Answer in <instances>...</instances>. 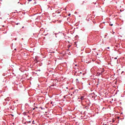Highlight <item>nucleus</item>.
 <instances>
[{
	"label": "nucleus",
	"instance_id": "1",
	"mask_svg": "<svg viewBox=\"0 0 125 125\" xmlns=\"http://www.w3.org/2000/svg\"><path fill=\"white\" fill-rule=\"evenodd\" d=\"M78 90H75L73 92V94L74 95H77V93H78Z\"/></svg>",
	"mask_w": 125,
	"mask_h": 125
},
{
	"label": "nucleus",
	"instance_id": "2",
	"mask_svg": "<svg viewBox=\"0 0 125 125\" xmlns=\"http://www.w3.org/2000/svg\"><path fill=\"white\" fill-rule=\"evenodd\" d=\"M80 99H81V100H83V99H84V97H83V96H81V97H80Z\"/></svg>",
	"mask_w": 125,
	"mask_h": 125
},
{
	"label": "nucleus",
	"instance_id": "3",
	"mask_svg": "<svg viewBox=\"0 0 125 125\" xmlns=\"http://www.w3.org/2000/svg\"><path fill=\"white\" fill-rule=\"evenodd\" d=\"M124 73H125V71H122V72H121V75H123V74H124Z\"/></svg>",
	"mask_w": 125,
	"mask_h": 125
},
{
	"label": "nucleus",
	"instance_id": "4",
	"mask_svg": "<svg viewBox=\"0 0 125 125\" xmlns=\"http://www.w3.org/2000/svg\"><path fill=\"white\" fill-rule=\"evenodd\" d=\"M109 25L110 26H113V23H110Z\"/></svg>",
	"mask_w": 125,
	"mask_h": 125
},
{
	"label": "nucleus",
	"instance_id": "5",
	"mask_svg": "<svg viewBox=\"0 0 125 125\" xmlns=\"http://www.w3.org/2000/svg\"><path fill=\"white\" fill-rule=\"evenodd\" d=\"M68 48H70V47H71V45H68Z\"/></svg>",
	"mask_w": 125,
	"mask_h": 125
},
{
	"label": "nucleus",
	"instance_id": "6",
	"mask_svg": "<svg viewBox=\"0 0 125 125\" xmlns=\"http://www.w3.org/2000/svg\"><path fill=\"white\" fill-rule=\"evenodd\" d=\"M28 1H32V0H27Z\"/></svg>",
	"mask_w": 125,
	"mask_h": 125
},
{
	"label": "nucleus",
	"instance_id": "7",
	"mask_svg": "<svg viewBox=\"0 0 125 125\" xmlns=\"http://www.w3.org/2000/svg\"><path fill=\"white\" fill-rule=\"evenodd\" d=\"M78 79H76V82H78Z\"/></svg>",
	"mask_w": 125,
	"mask_h": 125
},
{
	"label": "nucleus",
	"instance_id": "8",
	"mask_svg": "<svg viewBox=\"0 0 125 125\" xmlns=\"http://www.w3.org/2000/svg\"><path fill=\"white\" fill-rule=\"evenodd\" d=\"M70 15H71V14H69L68 15V16H70Z\"/></svg>",
	"mask_w": 125,
	"mask_h": 125
},
{
	"label": "nucleus",
	"instance_id": "9",
	"mask_svg": "<svg viewBox=\"0 0 125 125\" xmlns=\"http://www.w3.org/2000/svg\"><path fill=\"white\" fill-rule=\"evenodd\" d=\"M114 59H117V58H115Z\"/></svg>",
	"mask_w": 125,
	"mask_h": 125
},
{
	"label": "nucleus",
	"instance_id": "10",
	"mask_svg": "<svg viewBox=\"0 0 125 125\" xmlns=\"http://www.w3.org/2000/svg\"><path fill=\"white\" fill-rule=\"evenodd\" d=\"M28 123H31V121L28 122Z\"/></svg>",
	"mask_w": 125,
	"mask_h": 125
},
{
	"label": "nucleus",
	"instance_id": "11",
	"mask_svg": "<svg viewBox=\"0 0 125 125\" xmlns=\"http://www.w3.org/2000/svg\"><path fill=\"white\" fill-rule=\"evenodd\" d=\"M64 97L65 98L66 97L64 96Z\"/></svg>",
	"mask_w": 125,
	"mask_h": 125
},
{
	"label": "nucleus",
	"instance_id": "12",
	"mask_svg": "<svg viewBox=\"0 0 125 125\" xmlns=\"http://www.w3.org/2000/svg\"><path fill=\"white\" fill-rule=\"evenodd\" d=\"M15 50H16V49H15Z\"/></svg>",
	"mask_w": 125,
	"mask_h": 125
},
{
	"label": "nucleus",
	"instance_id": "13",
	"mask_svg": "<svg viewBox=\"0 0 125 125\" xmlns=\"http://www.w3.org/2000/svg\"><path fill=\"white\" fill-rule=\"evenodd\" d=\"M71 95H73V94H71Z\"/></svg>",
	"mask_w": 125,
	"mask_h": 125
},
{
	"label": "nucleus",
	"instance_id": "14",
	"mask_svg": "<svg viewBox=\"0 0 125 125\" xmlns=\"http://www.w3.org/2000/svg\"><path fill=\"white\" fill-rule=\"evenodd\" d=\"M17 25H18V23H17Z\"/></svg>",
	"mask_w": 125,
	"mask_h": 125
},
{
	"label": "nucleus",
	"instance_id": "15",
	"mask_svg": "<svg viewBox=\"0 0 125 125\" xmlns=\"http://www.w3.org/2000/svg\"><path fill=\"white\" fill-rule=\"evenodd\" d=\"M12 116L13 117V115H12Z\"/></svg>",
	"mask_w": 125,
	"mask_h": 125
},
{
	"label": "nucleus",
	"instance_id": "16",
	"mask_svg": "<svg viewBox=\"0 0 125 125\" xmlns=\"http://www.w3.org/2000/svg\"><path fill=\"white\" fill-rule=\"evenodd\" d=\"M12 116L13 117V115H12Z\"/></svg>",
	"mask_w": 125,
	"mask_h": 125
},
{
	"label": "nucleus",
	"instance_id": "17",
	"mask_svg": "<svg viewBox=\"0 0 125 125\" xmlns=\"http://www.w3.org/2000/svg\"><path fill=\"white\" fill-rule=\"evenodd\" d=\"M107 48H108V49H109V47H107Z\"/></svg>",
	"mask_w": 125,
	"mask_h": 125
}]
</instances>
